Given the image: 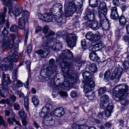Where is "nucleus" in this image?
I'll return each instance as SVG.
<instances>
[{
  "label": "nucleus",
  "mask_w": 129,
  "mask_h": 129,
  "mask_svg": "<svg viewBox=\"0 0 129 129\" xmlns=\"http://www.w3.org/2000/svg\"><path fill=\"white\" fill-rule=\"evenodd\" d=\"M128 86L125 84L118 85L112 90L113 98L116 101H120L122 105H127L128 101L125 99L128 94Z\"/></svg>",
  "instance_id": "1"
},
{
  "label": "nucleus",
  "mask_w": 129,
  "mask_h": 129,
  "mask_svg": "<svg viewBox=\"0 0 129 129\" xmlns=\"http://www.w3.org/2000/svg\"><path fill=\"white\" fill-rule=\"evenodd\" d=\"M63 39H65L69 47H74L77 39L76 35L74 33H67L65 35H62Z\"/></svg>",
  "instance_id": "2"
},
{
  "label": "nucleus",
  "mask_w": 129,
  "mask_h": 129,
  "mask_svg": "<svg viewBox=\"0 0 129 129\" xmlns=\"http://www.w3.org/2000/svg\"><path fill=\"white\" fill-rule=\"evenodd\" d=\"M95 85V84L93 81H88L83 86L84 91L86 92L85 95L88 96V99L90 100L92 99L94 97V93L91 92V89Z\"/></svg>",
  "instance_id": "3"
},
{
  "label": "nucleus",
  "mask_w": 129,
  "mask_h": 129,
  "mask_svg": "<svg viewBox=\"0 0 129 129\" xmlns=\"http://www.w3.org/2000/svg\"><path fill=\"white\" fill-rule=\"evenodd\" d=\"M52 43L50 42L48 44L46 42H44L41 45L42 46L45 47L47 46L49 48L52 47ZM50 52V51L48 48L44 47L43 49H41L37 50L36 53L42 58H45L47 56Z\"/></svg>",
  "instance_id": "4"
},
{
  "label": "nucleus",
  "mask_w": 129,
  "mask_h": 129,
  "mask_svg": "<svg viewBox=\"0 0 129 129\" xmlns=\"http://www.w3.org/2000/svg\"><path fill=\"white\" fill-rule=\"evenodd\" d=\"M10 36L12 37V39L10 40V42L8 44L9 40V37L6 36L3 39V48L4 49L6 48L8 46L9 48L12 49L13 47L14 42V40L15 39V36L13 34H10Z\"/></svg>",
  "instance_id": "5"
},
{
  "label": "nucleus",
  "mask_w": 129,
  "mask_h": 129,
  "mask_svg": "<svg viewBox=\"0 0 129 129\" xmlns=\"http://www.w3.org/2000/svg\"><path fill=\"white\" fill-rule=\"evenodd\" d=\"M123 71V69L120 67L115 68L110 77L111 80H113L115 79V82L116 83H117L119 81Z\"/></svg>",
  "instance_id": "6"
},
{
  "label": "nucleus",
  "mask_w": 129,
  "mask_h": 129,
  "mask_svg": "<svg viewBox=\"0 0 129 129\" xmlns=\"http://www.w3.org/2000/svg\"><path fill=\"white\" fill-rule=\"evenodd\" d=\"M76 6L73 2H70L67 7L64 5L65 16L67 17L71 16L76 10Z\"/></svg>",
  "instance_id": "7"
},
{
  "label": "nucleus",
  "mask_w": 129,
  "mask_h": 129,
  "mask_svg": "<svg viewBox=\"0 0 129 129\" xmlns=\"http://www.w3.org/2000/svg\"><path fill=\"white\" fill-rule=\"evenodd\" d=\"M100 9L98 11V14L100 20H102L104 18H105V15L107 12V6L104 2H102L100 3Z\"/></svg>",
  "instance_id": "8"
},
{
  "label": "nucleus",
  "mask_w": 129,
  "mask_h": 129,
  "mask_svg": "<svg viewBox=\"0 0 129 129\" xmlns=\"http://www.w3.org/2000/svg\"><path fill=\"white\" fill-rule=\"evenodd\" d=\"M23 9V8L21 6L17 7L15 10H13L10 8L9 13L12 17L18 16L21 14Z\"/></svg>",
  "instance_id": "9"
},
{
  "label": "nucleus",
  "mask_w": 129,
  "mask_h": 129,
  "mask_svg": "<svg viewBox=\"0 0 129 129\" xmlns=\"http://www.w3.org/2000/svg\"><path fill=\"white\" fill-rule=\"evenodd\" d=\"M109 96L107 95H105L103 96L102 99L100 104V107L101 108L104 109L109 106Z\"/></svg>",
  "instance_id": "10"
},
{
  "label": "nucleus",
  "mask_w": 129,
  "mask_h": 129,
  "mask_svg": "<svg viewBox=\"0 0 129 129\" xmlns=\"http://www.w3.org/2000/svg\"><path fill=\"white\" fill-rule=\"evenodd\" d=\"M17 46L18 45H16ZM18 48L17 47L16 48H14L11 51L12 52V55L10 56V61L12 62H16L18 60V52L17 50H18Z\"/></svg>",
  "instance_id": "11"
},
{
  "label": "nucleus",
  "mask_w": 129,
  "mask_h": 129,
  "mask_svg": "<svg viewBox=\"0 0 129 129\" xmlns=\"http://www.w3.org/2000/svg\"><path fill=\"white\" fill-rule=\"evenodd\" d=\"M64 113V109L62 107H59L54 110L53 114L55 116L60 117L62 116Z\"/></svg>",
  "instance_id": "12"
},
{
  "label": "nucleus",
  "mask_w": 129,
  "mask_h": 129,
  "mask_svg": "<svg viewBox=\"0 0 129 129\" xmlns=\"http://www.w3.org/2000/svg\"><path fill=\"white\" fill-rule=\"evenodd\" d=\"M42 19L47 22H51L53 20V15L50 13H46L41 15Z\"/></svg>",
  "instance_id": "13"
},
{
  "label": "nucleus",
  "mask_w": 129,
  "mask_h": 129,
  "mask_svg": "<svg viewBox=\"0 0 129 129\" xmlns=\"http://www.w3.org/2000/svg\"><path fill=\"white\" fill-rule=\"evenodd\" d=\"M110 16L111 18L113 19H116L118 18L119 15L116 7H115L111 8Z\"/></svg>",
  "instance_id": "14"
},
{
  "label": "nucleus",
  "mask_w": 129,
  "mask_h": 129,
  "mask_svg": "<svg viewBox=\"0 0 129 129\" xmlns=\"http://www.w3.org/2000/svg\"><path fill=\"white\" fill-rule=\"evenodd\" d=\"M45 124L48 126L53 125L54 123V120L52 119V116L50 115L49 116L46 117L44 120Z\"/></svg>",
  "instance_id": "15"
},
{
  "label": "nucleus",
  "mask_w": 129,
  "mask_h": 129,
  "mask_svg": "<svg viewBox=\"0 0 129 129\" xmlns=\"http://www.w3.org/2000/svg\"><path fill=\"white\" fill-rule=\"evenodd\" d=\"M7 9L5 7H4L3 12L0 13V25L3 24L5 21V18L6 17V14Z\"/></svg>",
  "instance_id": "16"
},
{
  "label": "nucleus",
  "mask_w": 129,
  "mask_h": 129,
  "mask_svg": "<svg viewBox=\"0 0 129 129\" xmlns=\"http://www.w3.org/2000/svg\"><path fill=\"white\" fill-rule=\"evenodd\" d=\"M96 13L97 11L94 8L92 9V11L90 10L88 13V19L90 21L93 20L95 19V14Z\"/></svg>",
  "instance_id": "17"
},
{
  "label": "nucleus",
  "mask_w": 129,
  "mask_h": 129,
  "mask_svg": "<svg viewBox=\"0 0 129 129\" xmlns=\"http://www.w3.org/2000/svg\"><path fill=\"white\" fill-rule=\"evenodd\" d=\"M89 57L92 61L95 62H99L100 59L95 52H92L89 54Z\"/></svg>",
  "instance_id": "18"
},
{
  "label": "nucleus",
  "mask_w": 129,
  "mask_h": 129,
  "mask_svg": "<svg viewBox=\"0 0 129 129\" xmlns=\"http://www.w3.org/2000/svg\"><path fill=\"white\" fill-rule=\"evenodd\" d=\"M54 60L53 58H51L49 60V63L50 64L51 68L49 70L50 73L52 72V74H53L54 72H56V67L55 65H54Z\"/></svg>",
  "instance_id": "19"
},
{
  "label": "nucleus",
  "mask_w": 129,
  "mask_h": 129,
  "mask_svg": "<svg viewBox=\"0 0 129 129\" xmlns=\"http://www.w3.org/2000/svg\"><path fill=\"white\" fill-rule=\"evenodd\" d=\"M87 65L89 66V69L91 72H94L97 71V69L96 66L94 63L88 61L87 62Z\"/></svg>",
  "instance_id": "20"
},
{
  "label": "nucleus",
  "mask_w": 129,
  "mask_h": 129,
  "mask_svg": "<svg viewBox=\"0 0 129 129\" xmlns=\"http://www.w3.org/2000/svg\"><path fill=\"white\" fill-rule=\"evenodd\" d=\"M101 26L100 24L96 21L93 22L89 25L90 27L94 30H96L99 29Z\"/></svg>",
  "instance_id": "21"
},
{
  "label": "nucleus",
  "mask_w": 129,
  "mask_h": 129,
  "mask_svg": "<svg viewBox=\"0 0 129 129\" xmlns=\"http://www.w3.org/2000/svg\"><path fill=\"white\" fill-rule=\"evenodd\" d=\"M23 18H19L18 20V26L20 29H24L25 24L27 21L23 20Z\"/></svg>",
  "instance_id": "22"
},
{
  "label": "nucleus",
  "mask_w": 129,
  "mask_h": 129,
  "mask_svg": "<svg viewBox=\"0 0 129 129\" xmlns=\"http://www.w3.org/2000/svg\"><path fill=\"white\" fill-rule=\"evenodd\" d=\"M119 21L120 26H122L121 28L123 29L127 22L126 18L124 16H121L119 18Z\"/></svg>",
  "instance_id": "23"
},
{
  "label": "nucleus",
  "mask_w": 129,
  "mask_h": 129,
  "mask_svg": "<svg viewBox=\"0 0 129 129\" xmlns=\"http://www.w3.org/2000/svg\"><path fill=\"white\" fill-rule=\"evenodd\" d=\"M54 8H58V10H59L58 12H60V13H62V6L61 4L59 3H57L55 4H54L53 5V7L52 8H51V11L52 12V11H53V9Z\"/></svg>",
  "instance_id": "24"
},
{
  "label": "nucleus",
  "mask_w": 129,
  "mask_h": 129,
  "mask_svg": "<svg viewBox=\"0 0 129 129\" xmlns=\"http://www.w3.org/2000/svg\"><path fill=\"white\" fill-rule=\"evenodd\" d=\"M105 18H104L103 19H102V20H104L105 21V19H105ZM101 21H102V20H101ZM106 21H105V22L104 21H103L104 22V23H102V22H101V24L102 25V26L103 28V29L105 30H107L109 29V22L106 19Z\"/></svg>",
  "instance_id": "25"
},
{
  "label": "nucleus",
  "mask_w": 129,
  "mask_h": 129,
  "mask_svg": "<svg viewBox=\"0 0 129 129\" xmlns=\"http://www.w3.org/2000/svg\"><path fill=\"white\" fill-rule=\"evenodd\" d=\"M106 108H107V109L105 111V112L106 116L107 117H108L110 116L113 108V106L112 105L110 106H108Z\"/></svg>",
  "instance_id": "26"
},
{
  "label": "nucleus",
  "mask_w": 129,
  "mask_h": 129,
  "mask_svg": "<svg viewBox=\"0 0 129 129\" xmlns=\"http://www.w3.org/2000/svg\"><path fill=\"white\" fill-rule=\"evenodd\" d=\"M64 57L67 59H72L73 57L72 53L69 49H67L65 51Z\"/></svg>",
  "instance_id": "27"
},
{
  "label": "nucleus",
  "mask_w": 129,
  "mask_h": 129,
  "mask_svg": "<svg viewBox=\"0 0 129 129\" xmlns=\"http://www.w3.org/2000/svg\"><path fill=\"white\" fill-rule=\"evenodd\" d=\"M90 42H87L85 39L82 40L81 41V45L82 48L83 50L87 49L90 45Z\"/></svg>",
  "instance_id": "28"
},
{
  "label": "nucleus",
  "mask_w": 129,
  "mask_h": 129,
  "mask_svg": "<svg viewBox=\"0 0 129 129\" xmlns=\"http://www.w3.org/2000/svg\"><path fill=\"white\" fill-rule=\"evenodd\" d=\"M2 82L8 84H9L10 83L9 77L7 74L3 75V79H2Z\"/></svg>",
  "instance_id": "29"
},
{
  "label": "nucleus",
  "mask_w": 129,
  "mask_h": 129,
  "mask_svg": "<svg viewBox=\"0 0 129 129\" xmlns=\"http://www.w3.org/2000/svg\"><path fill=\"white\" fill-rule=\"evenodd\" d=\"M31 101L35 107L37 106L39 104V101L37 96H33L31 98Z\"/></svg>",
  "instance_id": "30"
},
{
  "label": "nucleus",
  "mask_w": 129,
  "mask_h": 129,
  "mask_svg": "<svg viewBox=\"0 0 129 129\" xmlns=\"http://www.w3.org/2000/svg\"><path fill=\"white\" fill-rule=\"evenodd\" d=\"M24 108L27 111H28L29 110L28 100L27 97L25 96L24 99Z\"/></svg>",
  "instance_id": "31"
},
{
  "label": "nucleus",
  "mask_w": 129,
  "mask_h": 129,
  "mask_svg": "<svg viewBox=\"0 0 129 129\" xmlns=\"http://www.w3.org/2000/svg\"><path fill=\"white\" fill-rule=\"evenodd\" d=\"M51 107V105H49V106H48V105H46L45 106L43 107L42 111L46 113L48 115V113L50 111V108Z\"/></svg>",
  "instance_id": "32"
},
{
  "label": "nucleus",
  "mask_w": 129,
  "mask_h": 129,
  "mask_svg": "<svg viewBox=\"0 0 129 129\" xmlns=\"http://www.w3.org/2000/svg\"><path fill=\"white\" fill-rule=\"evenodd\" d=\"M22 16L20 18H23V20L28 21V19L29 16V13L27 11H24L22 14Z\"/></svg>",
  "instance_id": "33"
},
{
  "label": "nucleus",
  "mask_w": 129,
  "mask_h": 129,
  "mask_svg": "<svg viewBox=\"0 0 129 129\" xmlns=\"http://www.w3.org/2000/svg\"><path fill=\"white\" fill-rule=\"evenodd\" d=\"M60 14L58 15V16L57 15H54V17L56 21L58 23L61 22L62 20V17L61 16L62 13H60Z\"/></svg>",
  "instance_id": "34"
},
{
  "label": "nucleus",
  "mask_w": 129,
  "mask_h": 129,
  "mask_svg": "<svg viewBox=\"0 0 129 129\" xmlns=\"http://www.w3.org/2000/svg\"><path fill=\"white\" fill-rule=\"evenodd\" d=\"M90 6L92 7H97L98 6L97 0H89Z\"/></svg>",
  "instance_id": "35"
},
{
  "label": "nucleus",
  "mask_w": 129,
  "mask_h": 129,
  "mask_svg": "<svg viewBox=\"0 0 129 129\" xmlns=\"http://www.w3.org/2000/svg\"><path fill=\"white\" fill-rule=\"evenodd\" d=\"M95 45L97 51L101 49L104 46V44L101 42H98Z\"/></svg>",
  "instance_id": "36"
},
{
  "label": "nucleus",
  "mask_w": 129,
  "mask_h": 129,
  "mask_svg": "<svg viewBox=\"0 0 129 129\" xmlns=\"http://www.w3.org/2000/svg\"><path fill=\"white\" fill-rule=\"evenodd\" d=\"M65 60V58L63 59V63H62L61 64V66L62 68H63L66 69L67 70V71H68V70L70 68V65L67 62H64V61Z\"/></svg>",
  "instance_id": "37"
},
{
  "label": "nucleus",
  "mask_w": 129,
  "mask_h": 129,
  "mask_svg": "<svg viewBox=\"0 0 129 129\" xmlns=\"http://www.w3.org/2000/svg\"><path fill=\"white\" fill-rule=\"evenodd\" d=\"M82 76L84 79H88L91 77V74L89 72L86 71L83 73Z\"/></svg>",
  "instance_id": "38"
},
{
  "label": "nucleus",
  "mask_w": 129,
  "mask_h": 129,
  "mask_svg": "<svg viewBox=\"0 0 129 129\" xmlns=\"http://www.w3.org/2000/svg\"><path fill=\"white\" fill-rule=\"evenodd\" d=\"M93 34L92 32L88 31L86 34V38L89 40L92 41L93 38Z\"/></svg>",
  "instance_id": "39"
},
{
  "label": "nucleus",
  "mask_w": 129,
  "mask_h": 129,
  "mask_svg": "<svg viewBox=\"0 0 129 129\" xmlns=\"http://www.w3.org/2000/svg\"><path fill=\"white\" fill-rule=\"evenodd\" d=\"M110 70L106 71L104 74V80L106 81H108L109 79L110 74Z\"/></svg>",
  "instance_id": "40"
},
{
  "label": "nucleus",
  "mask_w": 129,
  "mask_h": 129,
  "mask_svg": "<svg viewBox=\"0 0 129 129\" xmlns=\"http://www.w3.org/2000/svg\"><path fill=\"white\" fill-rule=\"evenodd\" d=\"M18 68H16L14 70L12 73V78L14 80V81L16 80L17 78V70Z\"/></svg>",
  "instance_id": "41"
},
{
  "label": "nucleus",
  "mask_w": 129,
  "mask_h": 129,
  "mask_svg": "<svg viewBox=\"0 0 129 129\" xmlns=\"http://www.w3.org/2000/svg\"><path fill=\"white\" fill-rule=\"evenodd\" d=\"M106 91V89L105 87H103L99 89L98 90L99 95L100 96L105 93Z\"/></svg>",
  "instance_id": "42"
},
{
  "label": "nucleus",
  "mask_w": 129,
  "mask_h": 129,
  "mask_svg": "<svg viewBox=\"0 0 129 129\" xmlns=\"http://www.w3.org/2000/svg\"><path fill=\"white\" fill-rule=\"evenodd\" d=\"M122 65L124 69L125 70H127L129 68V62L128 60H125L124 62Z\"/></svg>",
  "instance_id": "43"
},
{
  "label": "nucleus",
  "mask_w": 129,
  "mask_h": 129,
  "mask_svg": "<svg viewBox=\"0 0 129 129\" xmlns=\"http://www.w3.org/2000/svg\"><path fill=\"white\" fill-rule=\"evenodd\" d=\"M9 84L6 83H2V82L1 86L2 89L4 90H6L8 89L9 87L8 84Z\"/></svg>",
  "instance_id": "44"
},
{
  "label": "nucleus",
  "mask_w": 129,
  "mask_h": 129,
  "mask_svg": "<svg viewBox=\"0 0 129 129\" xmlns=\"http://www.w3.org/2000/svg\"><path fill=\"white\" fill-rule=\"evenodd\" d=\"M1 1L3 3L4 5L10 7L12 4V0H8L7 2H6V0H1Z\"/></svg>",
  "instance_id": "45"
},
{
  "label": "nucleus",
  "mask_w": 129,
  "mask_h": 129,
  "mask_svg": "<svg viewBox=\"0 0 129 129\" xmlns=\"http://www.w3.org/2000/svg\"><path fill=\"white\" fill-rule=\"evenodd\" d=\"M100 38V35L96 34H94L93 36V38L92 40L94 42H96V41L99 40Z\"/></svg>",
  "instance_id": "46"
},
{
  "label": "nucleus",
  "mask_w": 129,
  "mask_h": 129,
  "mask_svg": "<svg viewBox=\"0 0 129 129\" xmlns=\"http://www.w3.org/2000/svg\"><path fill=\"white\" fill-rule=\"evenodd\" d=\"M18 29L17 25H13L11 26L10 30L12 32H16L17 31Z\"/></svg>",
  "instance_id": "47"
},
{
  "label": "nucleus",
  "mask_w": 129,
  "mask_h": 129,
  "mask_svg": "<svg viewBox=\"0 0 129 129\" xmlns=\"http://www.w3.org/2000/svg\"><path fill=\"white\" fill-rule=\"evenodd\" d=\"M1 104H6L8 105L10 104V99L7 98L5 100L3 99L0 101Z\"/></svg>",
  "instance_id": "48"
},
{
  "label": "nucleus",
  "mask_w": 129,
  "mask_h": 129,
  "mask_svg": "<svg viewBox=\"0 0 129 129\" xmlns=\"http://www.w3.org/2000/svg\"><path fill=\"white\" fill-rule=\"evenodd\" d=\"M0 68L3 71H6L8 69V65L4 64H2L0 66Z\"/></svg>",
  "instance_id": "49"
},
{
  "label": "nucleus",
  "mask_w": 129,
  "mask_h": 129,
  "mask_svg": "<svg viewBox=\"0 0 129 129\" xmlns=\"http://www.w3.org/2000/svg\"><path fill=\"white\" fill-rule=\"evenodd\" d=\"M3 125V126L5 127L7 125L3 117L0 115V125Z\"/></svg>",
  "instance_id": "50"
},
{
  "label": "nucleus",
  "mask_w": 129,
  "mask_h": 129,
  "mask_svg": "<svg viewBox=\"0 0 129 129\" xmlns=\"http://www.w3.org/2000/svg\"><path fill=\"white\" fill-rule=\"evenodd\" d=\"M89 51H92V52H95V51H97V50H96V48L95 45L90 46L89 47Z\"/></svg>",
  "instance_id": "51"
},
{
  "label": "nucleus",
  "mask_w": 129,
  "mask_h": 129,
  "mask_svg": "<svg viewBox=\"0 0 129 129\" xmlns=\"http://www.w3.org/2000/svg\"><path fill=\"white\" fill-rule=\"evenodd\" d=\"M40 116L41 117L44 118V120H45V119L46 118V116L47 117V116H48L46 113L44 112H43L42 111V112L40 113L39 114Z\"/></svg>",
  "instance_id": "52"
},
{
  "label": "nucleus",
  "mask_w": 129,
  "mask_h": 129,
  "mask_svg": "<svg viewBox=\"0 0 129 129\" xmlns=\"http://www.w3.org/2000/svg\"><path fill=\"white\" fill-rule=\"evenodd\" d=\"M19 114L20 117L21 118H23L25 116V112L23 109H21L18 112Z\"/></svg>",
  "instance_id": "53"
},
{
  "label": "nucleus",
  "mask_w": 129,
  "mask_h": 129,
  "mask_svg": "<svg viewBox=\"0 0 129 129\" xmlns=\"http://www.w3.org/2000/svg\"><path fill=\"white\" fill-rule=\"evenodd\" d=\"M14 108L15 110H18L20 109V105L18 103H16L14 105Z\"/></svg>",
  "instance_id": "54"
},
{
  "label": "nucleus",
  "mask_w": 129,
  "mask_h": 129,
  "mask_svg": "<svg viewBox=\"0 0 129 129\" xmlns=\"http://www.w3.org/2000/svg\"><path fill=\"white\" fill-rule=\"evenodd\" d=\"M23 85V84L19 80L17 81L16 84V86L17 87H22Z\"/></svg>",
  "instance_id": "55"
},
{
  "label": "nucleus",
  "mask_w": 129,
  "mask_h": 129,
  "mask_svg": "<svg viewBox=\"0 0 129 129\" xmlns=\"http://www.w3.org/2000/svg\"><path fill=\"white\" fill-rule=\"evenodd\" d=\"M61 47V44L60 42H58V43H56V46L55 48V49H60Z\"/></svg>",
  "instance_id": "56"
},
{
  "label": "nucleus",
  "mask_w": 129,
  "mask_h": 129,
  "mask_svg": "<svg viewBox=\"0 0 129 129\" xmlns=\"http://www.w3.org/2000/svg\"><path fill=\"white\" fill-rule=\"evenodd\" d=\"M16 97L14 95H11L10 97V101L15 102L16 101Z\"/></svg>",
  "instance_id": "57"
},
{
  "label": "nucleus",
  "mask_w": 129,
  "mask_h": 129,
  "mask_svg": "<svg viewBox=\"0 0 129 129\" xmlns=\"http://www.w3.org/2000/svg\"><path fill=\"white\" fill-rule=\"evenodd\" d=\"M70 94L71 96L73 98H76L77 96V94L75 91H72Z\"/></svg>",
  "instance_id": "58"
},
{
  "label": "nucleus",
  "mask_w": 129,
  "mask_h": 129,
  "mask_svg": "<svg viewBox=\"0 0 129 129\" xmlns=\"http://www.w3.org/2000/svg\"><path fill=\"white\" fill-rule=\"evenodd\" d=\"M31 63V62L29 61H27L26 62V67L29 71H30V70Z\"/></svg>",
  "instance_id": "59"
},
{
  "label": "nucleus",
  "mask_w": 129,
  "mask_h": 129,
  "mask_svg": "<svg viewBox=\"0 0 129 129\" xmlns=\"http://www.w3.org/2000/svg\"><path fill=\"white\" fill-rule=\"evenodd\" d=\"M60 95L62 96L66 97L67 95V93L65 91H60L59 92Z\"/></svg>",
  "instance_id": "60"
},
{
  "label": "nucleus",
  "mask_w": 129,
  "mask_h": 129,
  "mask_svg": "<svg viewBox=\"0 0 129 129\" xmlns=\"http://www.w3.org/2000/svg\"><path fill=\"white\" fill-rule=\"evenodd\" d=\"M48 27L47 25L45 26L43 29V31L45 34L46 33L48 30Z\"/></svg>",
  "instance_id": "61"
},
{
  "label": "nucleus",
  "mask_w": 129,
  "mask_h": 129,
  "mask_svg": "<svg viewBox=\"0 0 129 129\" xmlns=\"http://www.w3.org/2000/svg\"><path fill=\"white\" fill-rule=\"evenodd\" d=\"M66 83L67 84V83L66 82L64 81L62 85L60 84V88H59V89H63L65 87H66L68 86V85L66 84Z\"/></svg>",
  "instance_id": "62"
},
{
  "label": "nucleus",
  "mask_w": 129,
  "mask_h": 129,
  "mask_svg": "<svg viewBox=\"0 0 129 129\" xmlns=\"http://www.w3.org/2000/svg\"><path fill=\"white\" fill-rule=\"evenodd\" d=\"M15 120V118H9L7 120L8 122L10 124H13V121H14Z\"/></svg>",
  "instance_id": "63"
},
{
  "label": "nucleus",
  "mask_w": 129,
  "mask_h": 129,
  "mask_svg": "<svg viewBox=\"0 0 129 129\" xmlns=\"http://www.w3.org/2000/svg\"><path fill=\"white\" fill-rule=\"evenodd\" d=\"M8 31L6 30V28L4 27L3 30L2 34L4 36H6L8 35Z\"/></svg>",
  "instance_id": "64"
}]
</instances>
